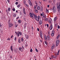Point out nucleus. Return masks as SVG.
Masks as SVG:
<instances>
[{
  "label": "nucleus",
  "instance_id": "1",
  "mask_svg": "<svg viewBox=\"0 0 60 60\" xmlns=\"http://www.w3.org/2000/svg\"><path fill=\"white\" fill-rule=\"evenodd\" d=\"M34 18L36 20L38 21H39V20H40V16L39 15H38V17L37 15H35V14H34Z\"/></svg>",
  "mask_w": 60,
  "mask_h": 60
},
{
  "label": "nucleus",
  "instance_id": "2",
  "mask_svg": "<svg viewBox=\"0 0 60 60\" xmlns=\"http://www.w3.org/2000/svg\"><path fill=\"white\" fill-rule=\"evenodd\" d=\"M57 7L58 9V11L59 12H60V3H57Z\"/></svg>",
  "mask_w": 60,
  "mask_h": 60
},
{
  "label": "nucleus",
  "instance_id": "3",
  "mask_svg": "<svg viewBox=\"0 0 60 60\" xmlns=\"http://www.w3.org/2000/svg\"><path fill=\"white\" fill-rule=\"evenodd\" d=\"M60 42V41L59 40H57L56 43V47H57V46H58V45H59Z\"/></svg>",
  "mask_w": 60,
  "mask_h": 60
},
{
  "label": "nucleus",
  "instance_id": "4",
  "mask_svg": "<svg viewBox=\"0 0 60 60\" xmlns=\"http://www.w3.org/2000/svg\"><path fill=\"white\" fill-rule=\"evenodd\" d=\"M52 9H53V12L54 13H55V12H56V9L54 7H53L52 9V8L51 10H52Z\"/></svg>",
  "mask_w": 60,
  "mask_h": 60
},
{
  "label": "nucleus",
  "instance_id": "5",
  "mask_svg": "<svg viewBox=\"0 0 60 60\" xmlns=\"http://www.w3.org/2000/svg\"><path fill=\"white\" fill-rule=\"evenodd\" d=\"M34 14H34V13L32 14L31 13H30L29 15L30 17L32 18V17H34Z\"/></svg>",
  "mask_w": 60,
  "mask_h": 60
},
{
  "label": "nucleus",
  "instance_id": "6",
  "mask_svg": "<svg viewBox=\"0 0 60 60\" xmlns=\"http://www.w3.org/2000/svg\"><path fill=\"white\" fill-rule=\"evenodd\" d=\"M55 47V45L53 44V45L51 48V51H52L53 50V49L54 48V47Z\"/></svg>",
  "mask_w": 60,
  "mask_h": 60
},
{
  "label": "nucleus",
  "instance_id": "7",
  "mask_svg": "<svg viewBox=\"0 0 60 60\" xmlns=\"http://www.w3.org/2000/svg\"><path fill=\"white\" fill-rule=\"evenodd\" d=\"M49 28H50V30H52V29L53 28V26H52V23H51V25L50 26Z\"/></svg>",
  "mask_w": 60,
  "mask_h": 60
},
{
  "label": "nucleus",
  "instance_id": "8",
  "mask_svg": "<svg viewBox=\"0 0 60 60\" xmlns=\"http://www.w3.org/2000/svg\"><path fill=\"white\" fill-rule=\"evenodd\" d=\"M19 50L21 52H23V49L22 47H19Z\"/></svg>",
  "mask_w": 60,
  "mask_h": 60
},
{
  "label": "nucleus",
  "instance_id": "9",
  "mask_svg": "<svg viewBox=\"0 0 60 60\" xmlns=\"http://www.w3.org/2000/svg\"><path fill=\"white\" fill-rule=\"evenodd\" d=\"M47 37V39H48L49 41L51 39V38L50 37V36L49 35H48L46 37Z\"/></svg>",
  "mask_w": 60,
  "mask_h": 60
},
{
  "label": "nucleus",
  "instance_id": "10",
  "mask_svg": "<svg viewBox=\"0 0 60 60\" xmlns=\"http://www.w3.org/2000/svg\"><path fill=\"white\" fill-rule=\"evenodd\" d=\"M12 26H13V24H12V23H10L9 24V27H12Z\"/></svg>",
  "mask_w": 60,
  "mask_h": 60
},
{
  "label": "nucleus",
  "instance_id": "11",
  "mask_svg": "<svg viewBox=\"0 0 60 60\" xmlns=\"http://www.w3.org/2000/svg\"><path fill=\"white\" fill-rule=\"evenodd\" d=\"M42 23V20H40L39 22V24L40 25H41Z\"/></svg>",
  "mask_w": 60,
  "mask_h": 60
},
{
  "label": "nucleus",
  "instance_id": "12",
  "mask_svg": "<svg viewBox=\"0 0 60 60\" xmlns=\"http://www.w3.org/2000/svg\"><path fill=\"white\" fill-rule=\"evenodd\" d=\"M44 38L45 40L47 41V37H46V35H44Z\"/></svg>",
  "mask_w": 60,
  "mask_h": 60
},
{
  "label": "nucleus",
  "instance_id": "13",
  "mask_svg": "<svg viewBox=\"0 0 60 60\" xmlns=\"http://www.w3.org/2000/svg\"><path fill=\"white\" fill-rule=\"evenodd\" d=\"M43 18H46V15H43Z\"/></svg>",
  "mask_w": 60,
  "mask_h": 60
},
{
  "label": "nucleus",
  "instance_id": "14",
  "mask_svg": "<svg viewBox=\"0 0 60 60\" xmlns=\"http://www.w3.org/2000/svg\"><path fill=\"white\" fill-rule=\"evenodd\" d=\"M57 19V18L56 17L55 18H54V21H56V20Z\"/></svg>",
  "mask_w": 60,
  "mask_h": 60
},
{
  "label": "nucleus",
  "instance_id": "15",
  "mask_svg": "<svg viewBox=\"0 0 60 60\" xmlns=\"http://www.w3.org/2000/svg\"><path fill=\"white\" fill-rule=\"evenodd\" d=\"M18 23H19V24L21 23V20H19L18 21Z\"/></svg>",
  "mask_w": 60,
  "mask_h": 60
},
{
  "label": "nucleus",
  "instance_id": "16",
  "mask_svg": "<svg viewBox=\"0 0 60 60\" xmlns=\"http://www.w3.org/2000/svg\"><path fill=\"white\" fill-rule=\"evenodd\" d=\"M39 35L40 36L41 38L42 39H43V38H42V34H40Z\"/></svg>",
  "mask_w": 60,
  "mask_h": 60
},
{
  "label": "nucleus",
  "instance_id": "17",
  "mask_svg": "<svg viewBox=\"0 0 60 60\" xmlns=\"http://www.w3.org/2000/svg\"><path fill=\"white\" fill-rule=\"evenodd\" d=\"M42 34V31L41 30H40V34L39 35Z\"/></svg>",
  "mask_w": 60,
  "mask_h": 60
},
{
  "label": "nucleus",
  "instance_id": "18",
  "mask_svg": "<svg viewBox=\"0 0 60 60\" xmlns=\"http://www.w3.org/2000/svg\"><path fill=\"white\" fill-rule=\"evenodd\" d=\"M10 49L11 50V51H13V49H12V46H11Z\"/></svg>",
  "mask_w": 60,
  "mask_h": 60
},
{
  "label": "nucleus",
  "instance_id": "19",
  "mask_svg": "<svg viewBox=\"0 0 60 60\" xmlns=\"http://www.w3.org/2000/svg\"><path fill=\"white\" fill-rule=\"evenodd\" d=\"M35 11L36 13H38V11L36 9L35 10Z\"/></svg>",
  "mask_w": 60,
  "mask_h": 60
},
{
  "label": "nucleus",
  "instance_id": "20",
  "mask_svg": "<svg viewBox=\"0 0 60 60\" xmlns=\"http://www.w3.org/2000/svg\"><path fill=\"white\" fill-rule=\"evenodd\" d=\"M21 41H22V42H23L24 41V39H23V38H22L21 39Z\"/></svg>",
  "mask_w": 60,
  "mask_h": 60
},
{
  "label": "nucleus",
  "instance_id": "21",
  "mask_svg": "<svg viewBox=\"0 0 60 60\" xmlns=\"http://www.w3.org/2000/svg\"><path fill=\"white\" fill-rule=\"evenodd\" d=\"M52 33L54 34H55V31L54 30H53L52 31Z\"/></svg>",
  "mask_w": 60,
  "mask_h": 60
},
{
  "label": "nucleus",
  "instance_id": "22",
  "mask_svg": "<svg viewBox=\"0 0 60 60\" xmlns=\"http://www.w3.org/2000/svg\"><path fill=\"white\" fill-rule=\"evenodd\" d=\"M20 4H19L17 5V7H20Z\"/></svg>",
  "mask_w": 60,
  "mask_h": 60
},
{
  "label": "nucleus",
  "instance_id": "23",
  "mask_svg": "<svg viewBox=\"0 0 60 60\" xmlns=\"http://www.w3.org/2000/svg\"><path fill=\"white\" fill-rule=\"evenodd\" d=\"M60 36V35H59L58 36H57L56 38V39H58V38H59Z\"/></svg>",
  "mask_w": 60,
  "mask_h": 60
},
{
  "label": "nucleus",
  "instance_id": "24",
  "mask_svg": "<svg viewBox=\"0 0 60 60\" xmlns=\"http://www.w3.org/2000/svg\"><path fill=\"white\" fill-rule=\"evenodd\" d=\"M30 6H32V3L31 1L30 2Z\"/></svg>",
  "mask_w": 60,
  "mask_h": 60
},
{
  "label": "nucleus",
  "instance_id": "25",
  "mask_svg": "<svg viewBox=\"0 0 60 60\" xmlns=\"http://www.w3.org/2000/svg\"><path fill=\"white\" fill-rule=\"evenodd\" d=\"M17 14H14L13 15V16L14 17H15L16 16Z\"/></svg>",
  "mask_w": 60,
  "mask_h": 60
},
{
  "label": "nucleus",
  "instance_id": "26",
  "mask_svg": "<svg viewBox=\"0 0 60 60\" xmlns=\"http://www.w3.org/2000/svg\"><path fill=\"white\" fill-rule=\"evenodd\" d=\"M37 9L38 10H39L40 9V7L39 6H38Z\"/></svg>",
  "mask_w": 60,
  "mask_h": 60
},
{
  "label": "nucleus",
  "instance_id": "27",
  "mask_svg": "<svg viewBox=\"0 0 60 60\" xmlns=\"http://www.w3.org/2000/svg\"><path fill=\"white\" fill-rule=\"evenodd\" d=\"M58 53H55V55H56V56H58Z\"/></svg>",
  "mask_w": 60,
  "mask_h": 60
},
{
  "label": "nucleus",
  "instance_id": "28",
  "mask_svg": "<svg viewBox=\"0 0 60 60\" xmlns=\"http://www.w3.org/2000/svg\"><path fill=\"white\" fill-rule=\"evenodd\" d=\"M42 10H43V7H41V11H42Z\"/></svg>",
  "mask_w": 60,
  "mask_h": 60
},
{
  "label": "nucleus",
  "instance_id": "29",
  "mask_svg": "<svg viewBox=\"0 0 60 60\" xmlns=\"http://www.w3.org/2000/svg\"><path fill=\"white\" fill-rule=\"evenodd\" d=\"M18 32H19V31L18 32V34H17V36L18 37H19V33H18Z\"/></svg>",
  "mask_w": 60,
  "mask_h": 60
},
{
  "label": "nucleus",
  "instance_id": "30",
  "mask_svg": "<svg viewBox=\"0 0 60 60\" xmlns=\"http://www.w3.org/2000/svg\"><path fill=\"white\" fill-rule=\"evenodd\" d=\"M51 35L52 36H54V34L53 33H52L51 34Z\"/></svg>",
  "mask_w": 60,
  "mask_h": 60
},
{
  "label": "nucleus",
  "instance_id": "31",
  "mask_svg": "<svg viewBox=\"0 0 60 60\" xmlns=\"http://www.w3.org/2000/svg\"><path fill=\"white\" fill-rule=\"evenodd\" d=\"M45 44H46V45H47L48 43H47V42L46 41H45Z\"/></svg>",
  "mask_w": 60,
  "mask_h": 60
},
{
  "label": "nucleus",
  "instance_id": "32",
  "mask_svg": "<svg viewBox=\"0 0 60 60\" xmlns=\"http://www.w3.org/2000/svg\"><path fill=\"white\" fill-rule=\"evenodd\" d=\"M8 11H11V8H9L8 9Z\"/></svg>",
  "mask_w": 60,
  "mask_h": 60
},
{
  "label": "nucleus",
  "instance_id": "33",
  "mask_svg": "<svg viewBox=\"0 0 60 60\" xmlns=\"http://www.w3.org/2000/svg\"><path fill=\"white\" fill-rule=\"evenodd\" d=\"M18 26V24H15V27H17V26Z\"/></svg>",
  "mask_w": 60,
  "mask_h": 60
},
{
  "label": "nucleus",
  "instance_id": "34",
  "mask_svg": "<svg viewBox=\"0 0 60 60\" xmlns=\"http://www.w3.org/2000/svg\"><path fill=\"white\" fill-rule=\"evenodd\" d=\"M35 50L36 51V52H38V50H37V49L36 48H35Z\"/></svg>",
  "mask_w": 60,
  "mask_h": 60
},
{
  "label": "nucleus",
  "instance_id": "35",
  "mask_svg": "<svg viewBox=\"0 0 60 60\" xmlns=\"http://www.w3.org/2000/svg\"><path fill=\"white\" fill-rule=\"evenodd\" d=\"M18 42L19 43H20V42H21V41H20V39H19L18 40Z\"/></svg>",
  "mask_w": 60,
  "mask_h": 60
},
{
  "label": "nucleus",
  "instance_id": "36",
  "mask_svg": "<svg viewBox=\"0 0 60 60\" xmlns=\"http://www.w3.org/2000/svg\"><path fill=\"white\" fill-rule=\"evenodd\" d=\"M29 38V36L27 35L26 37V39H28Z\"/></svg>",
  "mask_w": 60,
  "mask_h": 60
},
{
  "label": "nucleus",
  "instance_id": "37",
  "mask_svg": "<svg viewBox=\"0 0 60 60\" xmlns=\"http://www.w3.org/2000/svg\"><path fill=\"white\" fill-rule=\"evenodd\" d=\"M45 21H47V20H48V19H47V18H46L45 19Z\"/></svg>",
  "mask_w": 60,
  "mask_h": 60
},
{
  "label": "nucleus",
  "instance_id": "38",
  "mask_svg": "<svg viewBox=\"0 0 60 60\" xmlns=\"http://www.w3.org/2000/svg\"><path fill=\"white\" fill-rule=\"evenodd\" d=\"M19 34H20V35H22V34H21V32H20L19 31Z\"/></svg>",
  "mask_w": 60,
  "mask_h": 60
},
{
  "label": "nucleus",
  "instance_id": "39",
  "mask_svg": "<svg viewBox=\"0 0 60 60\" xmlns=\"http://www.w3.org/2000/svg\"><path fill=\"white\" fill-rule=\"evenodd\" d=\"M49 23H50V24H51L52 22H51V21H50V20H49Z\"/></svg>",
  "mask_w": 60,
  "mask_h": 60
},
{
  "label": "nucleus",
  "instance_id": "40",
  "mask_svg": "<svg viewBox=\"0 0 60 60\" xmlns=\"http://www.w3.org/2000/svg\"><path fill=\"white\" fill-rule=\"evenodd\" d=\"M30 51L31 52H33V50L32 49V48H31Z\"/></svg>",
  "mask_w": 60,
  "mask_h": 60
},
{
  "label": "nucleus",
  "instance_id": "41",
  "mask_svg": "<svg viewBox=\"0 0 60 60\" xmlns=\"http://www.w3.org/2000/svg\"><path fill=\"white\" fill-rule=\"evenodd\" d=\"M52 57L53 58H55V56H54V55H52Z\"/></svg>",
  "mask_w": 60,
  "mask_h": 60
},
{
  "label": "nucleus",
  "instance_id": "42",
  "mask_svg": "<svg viewBox=\"0 0 60 60\" xmlns=\"http://www.w3.org/2000/svg\"><path fill=\"white\" fill-rule=\"evenodd\" d=\"M46 12H47V13H49V10H46Z\"/></svg>",
  "mask_w": 60,
  "mask_h": 60
},
{
  "label": "nucleus",
  "instance_id": "43",
  "mask_svg": "<svg viewBox=\"0 0 60 60\" xmlns=\"http://www.w3.org/2000/svg\"><path fill=\"white\" fill-rule=\"evenodd\" d=\"M7 1L8 3H10V1L9 0H7Z\"/></svg>",
  "mask_w": 60,
  "mask_h": 60
},
{
  "label": "nucleus",
  "instance_id": "44",
  "mask_svg": "<svg viewBox=\"0 0 60 60\" xmlns=\"http://www.w3.org/2000/svg\"><path fill=\"white\" fill-rule=\"evenodd\" d=\"M19 4V2H16L15 3V4Z\"/></svg>",
  "mask_w": 60,
  "mask_h": 60
},
{
  "label": "nucleus",
  "instance_id": "45",
  "mask_svg": "<svg viewBox=\"0 0 60 60\" xmlns=\"http://www.w3.org/2000/svg\"><path fill=\"white\" fill-rule=\"evenodd\" d=\"M57 28H58V29H59V28H60V26H59L58 25Z\"/></svg>",
  "mask_w": 60,
  "mask_h": 60
},
{
  "label": "nucleus",
  "instance_id": "46",
  "mask_svg": "<svg viewBox=\"0 0 60 60\" xmlns=\"http://www.w3.org/2000/svg\"><path fill=\"white\" fill-rule=\"evenodd\" d=\"M16 40H17V38H15L14 39V40L15 41H16Z\"/></svg>",
  "mask_w": 60,
  "mask_h": 60
},
{
  "label": "nucleus",
  "instance_id": "47",
  "mask_svg": "<svg viewBox=\"0 0 60 60\" xmlns=\"http://www.w3.org/2000/svg\"><path fill=\"white\" fill-rule=\"evenodd\" d=\"M12 10L13 11H15V8H13L12 9Z\"/></svg>",
  "mask_w": 60,
  "mask_h": 60
},
{
  "label": "nucleus",
  "instance_id": "48",
  "mask_svg": "<svg viewBox=\"0 0 60 60\" xmlns=\"http://www.w3.org/2000/svg\"><path fill=\"white\" fill-rule=\"evenodd\" d=\"M46 26H47V27L48 28H49V24H46Z\"/></svg>",
  "mask_w": 60,
  "mask_h": 60
},
{
  "label": "nucleus",
  "instance_id": "49",
  "mask_svg": "<svg viewBox=\"0 0 60 60\" xmlns=\"http://www.w3.org/2000/svg\"><path fill=\"white\" fill-rule=\"evenodd\" d=\"M23 11H25V8H23Z\"/></svg>",
  "mask_w": 60,
  "mask_h": 60
},
{
  "label": "nucleus",
  "instance_id": "50",
  "mask_svg": "<svg viewBox=\"0 0 60 60\" xmlns=\"http://www.w3.org/2000/svg\"><path fill=\"white\" fill-rule=\"evenodd\" d=\"M26 5L27 7H28V4H26Z\"/></svg>",
  "mask_w": 60,
  "mask_h": 60
},
{
  "label": "nucleus",
  "instance_id": "51",
  "mask_svg": "<svg viewBox=\"0 0 60 60\" xmlns=\"http://www.w3.org/2000/svg\"><path fill=\"white\" fill-rule=\"evenodd\" d=\"M32 30H33L34 29V28L33 26H32Z\"/></svg>",
  "mask_w": 60,
  "mask_h": 60
},
{
  "label": "nucleus",
  "instance_id": "52",
  "mask_svg": "<svg viewBox=\"0 0 60 60\" xmlns=\"http://www.w3.org/2000/svg\"><path fill=\"white\" fill-rule=\"evenodd\" d=\"M37 30L38 32L39 31V28H37Z\"/></svg>",
  "mask_w": 60,
  "mask_h": 60
},
{
  "label": "nucleus",
  "instance_id": "53",
  "mask_svg": "<svg viewBox=\"0 0 60 60\" xmlns=\"http://www.w3.org/2000/svg\"><path fill=\"white\" fill-rule=\"evenodd\" d=\"M23 12L24 14H26V13L25 11H24Z\"/></svg>",
  "mask_w": 60,
  "mask_h": 60
},
{
  "label": "nucleus",
  "instance_id": "54",
  "mask_svg": "<svg viewBox=\"0 0 60 60\" xmlns=\"http://www.w3.org/2000/svg\"><path fill=\"white\" fill-rule=\"evenodd\" d=\"M22 49H24V47L23 46H22Z\"/></svg>",
  "mask_w": 60,
  "mask_h": 60
},
{
  "label": "nucleus",
  "instance_id": "55",
  "mask_svg": "<svg viewBox=\"0 0 60 60\" xmlns=\"http://www.w3.org/2000/svg\"><path fill=\"white\" fill-rule=\"evenodd\" d=\"M38 4H36V7H38Z\"/></svg>",
  "mask_w": 60,
  "mask_h": 60
},
{
  "label": "nucleus",
  "instance_id": "56",
  "mask_svg": "<svg viewBox=\"0 0 60 60\" xmlns=\"http://www.w3.org/2000/svg\"><path fill=\"white\" fill-rule=\"evenodd\" d=\"M12 58V56H10V58Z\"/></svg>",
  "mask_w": 60,
  "mask_h": 60
},
{
  "label": "nucleus",
  "instance_id": "57",
  "mask_svg": "<svg viewBox=\"0 0 60 60\" xmlns=\"http://www.w3.org/2000/svg\"><path fill=\"white\" fill-rule=\"evenodd\" d=\"M35 4H37V2L35 1Z\"/></svg>",
  "mask_w": 60,
  "mask_h": 60
},
{
  "label": "nucleus",
  "instance_id": "58",
  "mask_svg": "<svg viewBox=\"0 0 60 60\" xmlns=\"http://www.w3.org/2000/svg\"><path fill=\"white\" fill-rule=\"evenodd\" d=\"M34 9H35V10H36V9H36V6H34Z\"/></svg>",
  "mask_w": 60,
  "mask_h": 60
},
{
  "label": "nucleus",
  "instance_id": "59",
  "mask_svg": "<svg viewBox=\"0 0 60 60\" xmlns=\"http://www.w3.org/2000/svg\"><path fill=\"white\" fill-rule=\"evenodd\" d=\"M13 37V35H12L11 37V38H12Z\"/></svg>",
  "mask_w": 60,
  "mask_h": 60
},
{
  "label": "nucleus",
  "instance_id": "60",
  "mask_svg": "<svg viewBox=\"0 0 60 60\" xmlns=\"http://www.w3.org/2000/svg\"><path fill=\"white\" fill-rule=\"evenodd\" d=\"M7 40H8V41H9V40H10V38H8V39Z\"/></svg>",
  "mask_w": 60,
  "mask_h": 60
},
{
  "label": "nucleus",
  "instance_id": "61",
  "mask_svg": "<svg viewBox=\"0 0 60 60\" xmlns=\"http://www.w3.org/2000/svg\"><path fill=\"white\" fill-rule=\"evenodd\" d=\"M58 53L59 54V50L58 52V53Z\"/></svg>",
  "mask_w": 60,
  "mask_h": 60
},
{
  "label": "nucleus",
  "instance_id": "62",
  "mask_svg": "<svg viewBox=\"0 0 60 60\" xmlns=\"http://www.w3.org/2000/svg\"><path fill=\"white\" fill-rule=\"evenodd\" d=\"M41 16H43V15H42V13H41Z\"/></svg>",
  "mask_w": 60,
  "mask_h": 60
},
{
  "label": "nucleus",
  "instance_id": "63",
  "mask_svg": "<svg viewBox=\"0 0 60 60\" xmlns=\"http://www.w3.org/2000/svg\"><path fill=\"white\" fill-rule=\"evenodd\" d=\"M40 42H42V40H41L40 39Z\"/></svg>",
  "mask_w": 60,
  "mask_h": 60
},
{
  "label": "nucleus",
  "instance_id": "64",
  "mask_svg": "<svg viewBox=\"0 0 60 60\" xmlns=\"http://www.w3.org/2000/svg\"><path fill=\"white\" fill-rule=\"evenodd\" d=\"M42 14L43 15H44V12H42Z\"/></svg>",
  "mask_w": 60,
  "mask_h": 60
}]
</instances>
